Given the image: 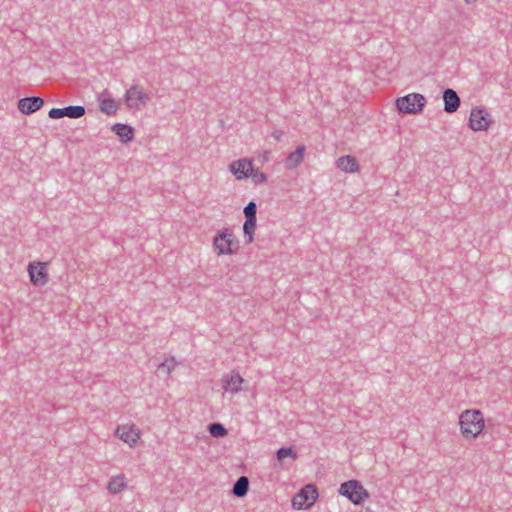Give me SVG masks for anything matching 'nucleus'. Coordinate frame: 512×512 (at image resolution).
Returning <instances> with one entry per match:
<instances>
[{
    "label": "nucleus",
    "instance_id": "f257e3e1",
    "mask_svg": "<svg viewBox=\"0 0 512 512\" xmlns=\"http://www.w3.org/2000/svg\"><path fill=\"white\" fill-rule=\"evenodd\" d=\"M461 433L465 438H476L484 428V418L479 410H466L459 416Z\"/></svg>",
    "mask_w": 512,
    "mask_h": 512
},
{
    "label": "nucleus",
    "instance_id": "f03ea898",
    "mask_svg": "<svg viewBox=\"0 0 512 512\" xmlns=\"http://www.w3.org/2000/svg\"><path fill=\"white\" fill-rule=\"evenodd\" d=\"M239 240L233 231L226 227L217 232L213 238V248L217 255H233L239 250Z\"/></svg>",
    "mask_w": 512,
    "mask_h": 512
},
{
    "label": "nucleus",
    "instance_id": "7ed1b4c3",
    "mask_svg": "<svg viewBox=\"0 0 512 512\" xmlns=\"http://www.w3.org/2000/svg\"><path fill=\"white\" fill-rule=\"evenodd\" d=\"M338 492L354 505H361L369 498L368 491L358 480H349L342 483Z\"/></svg>",
    "mask_w": 512,
    "mask_h": 512
},
{
    "label": "nucleus",
    "instance_id": "20e7f679",
    "mask_svg": "<svg viewBox=\"0 0 512 512\" xmlns=\"http://www.w3.org/2000/svg\"><path fill=\"white\" fill-rule=\"evenodd\" d=\"M426 103V99L422 94L410 93L396 100V107L402 114H418Z\"/></svg>",
    "mask_w": 512,
    "mask_h": 512
},
{
    "label": "nucleus",
    "instance_id": "39448f33",
    "mask_svg": "<svg viewBox=\"0 0 512 512\" xmlns=\"http://www.w3.org/2000/svg\"><path fill=\"white\" fill-rule=\"evenodd\" d=\"M318 497L316 488L312 485L303 487L292 499V506L297 510L310 508Z\"/></svg>",
    "mask_w": 512,
    "mask_h": 512
},
{
    "label": "nucleus",
    "instance_id": "423d86ee",
    "mask_svg": "<svg viewBox=\"0 0 512 512\" xmlns=\"http://www.w3.org/2000/svg\"><path fill=\"white\" fill-rule=\"evenodd\" d=\"M492 122L489 112L483 108H473L470 112L469 127L473 131H486Z\"/></svg>",
    "mask_w": 512,
    "mask_h": 512
},
{
    "label": "nucleus",
    "instance_id": "0eeeda50",
    "mask_svg": "<svg viewBox=\"0 0 512 512\" xmlns=\"http://www.w3.org/2000/svg\"><path fill=\"white\" fill-rule=\"evenodd\" d=\"M124 99L129 108L140 109L146 105L149 97L139 85H132L126 90Z\"/></svg>",
    "mask_w": 512,
    "mask_h": 512
},
{
    "label": "nucleus",
    "instance_id": "6e6552de",
    "mask_svg": "<svg viewBox=\"0 0 512 512\" xmlns=\"http://www.w3.org/2000/svg\"><path fill=\"white\" fill-rule=\"evenodd\" d=\"M221 383L225 392L236 394L243 390L242 384L244 383V379L238 371L232 370L230 373L223 375Z\"/></svg>",
    "mask_w": 512,
    "mask_h": 512
},
{
    "label": "nucleus",
    "instance_id": "1a4fd4ad",
    "mask_svg": "<svg viewBox=\"0 0 512 512\" xmlns=\"http://www.w3.org/2000/svg\"><path fill=\"white\" fill-rule=\"evenodd\" d=\"M44 105V99L39 96L24 97L18 100L17 108L24 115H30L40 110Z\"/></svg>",
    "mask_w": 512,
    "mask_h": 512
},
{
    "label": "nucleus",
    "instance_id": "9d476101",
    "mask_svg": "<svg viewBox=\"0 0 512 512\" xmlns=\"http://www.w3.org/2000/svg\"><path fill=\"white\" fill-rule=\"evenodd\" d=\"M229 170L238 180L246 179L254 172L252 162L248 159L233 161Z\"/></svg>",
    "mask_w": 512,
    "mask_h": 512
},
{
    "label": "nucleus",
    "instance_id": "9b49d317",
    "mask_svg": "<svg viewBox=\"0 0 512 512\" xmlns=\"http://www.w3.org/2000/svg\"><path fill=\"white\" fill-rule=\"evenodd\" d=\"M116 435L130 447H133L140 438L139 430L135 425H124L117 427Z\"/></svg>",
    "mask_w": 512,
    "mask_h": 512
},
{
    "label": "nucleus",
    "instance_id": "f8f14e48",
    "mask_svg": "<svg viewBox=\"0 0 512 512\" xmlns=\"http://www.w3.org/2000/svg\"><path fill=\"white\" fill-rule=\"evenodd\" d=\"M28 272L31 282L36 286H43L47 282V272L44 263H29Z\"/></svg>",
    "mask_w": 512,
    "mask_h": 512
},
{
    "label": "nucleus",
    "instance_id": "ddd939ff",
    "mask_svg": "<svg viewBox=\"0 0 512 512\" xmlns=\"http://www.w3.org/2000/svg\"><path fill=\"white\" fill-rule=\"evenodd\" d=\"M99 109L106 115H115L119 109L117 102L114 98L110 97L107 91L101 93L98 97Z\"/></svg>",
    "mask_w": 512,
    "mask_h": 512
},
{
    "label": "nucleus",
    "instance_id": "4468645a",
    "mask_svg": "<svg viewBox=\"0 0 512 512\" xmlns=\"http://www.w3.org/2000/svg\"><path fill=\"white\" fill-rule=\"evenodd\" d=\"M444 111L447 113H453L457 111L460 106V98L455 90L446 88L443 92Z\"/></svg>",
    "mask_w": 512,
    "mask_h": 512
},
{
    "label": "nucleus",
    "instance_id": "2eb2a0df",
    "mask_svg": "<svg viewBox=\"0 0 512 512\" xmlns=\"http://www.w3.org/2000/svg\"><path fill=\"white\" fill-rule=\"evenodd\" d=\"M111 130L120 138L122 143L131 142L134 138V128L124 123H115Z\"/></svg>",
    "mask_w": 512,
    "mask_h": 512
},
{
    "label": "nucleus",
    "instance_id": "dca6fc26",
    "mask_svg": "<svg viewBox=\"0 0 512 512\" xmlns=\"http://www.w3.org/2000/svg\"><path fill=\"white\" fill-rule=\"evenodd\" d=\"M337 168L346 173H356L360 169L356 158L350 155L339 157L337 160Z\"/></svg>",
    "mask_w": 512,
    "mask_h": 512
},
{
    "label": "nucleus",
    "instance_id": "f3484780",
    "mask_svg": "<svg viewBox=\"0 0 512 512\" xmlns=\"http://www.w3.org/2000/svg\"><path fill=\"white\" fill-rule=\"evenodd\" d=\"M305 146L300 145L294 151L290 152L285 159V167L288 170L295 169L304 158Z\"/></svg>",
    "mask_w": 512,
    "mask_h": 512
},
{
    "label": "nucleus",
    "instance_id": "a211bd4d",
    "mask_svg": "<svg viewBox=\"0 0 512 512\" xmlns=\"http://www.w3.org/2000/svg\"><path fill=\"white\" fill-rule=\"evenodd\" d=\"M249 490V479L246 476H241L234 483L232 493L238 498H242L247 495Z\"/></svg>",
    "mask_w": 512,
    "mask_h": 512
},
{
    "label": "nucleus",
    "instance_id": "6ab92c4d",
    "mask_svg": "<svg viewBox=\"0 0 512 512\" xmlns=\"http://www.w3.org/2000/svg\"><path fill=\"white\" fill-rule=\"evenodd\" d=\"M126 487L125 478L123 475H117L110 478L108 482L107 489L113 493L117 494L121 492Z\"/></svg>",
    "mask_w": 512,
    "mask_h": 512
},
{
    "label": "nucleus",
    "instance_id": "aec40b11",
    "mask_svg": "<svg viewBox=\"0 0 512 512\" xmlns=\"http://www.w3.org/2000/svg\"><path fill=\"white\" fill-rule=\"evenodd\" d=\"M257 219L246 218L243 225L244 237L247 243H251L254 240V229L256 227Z\"/></svg>",
    "mask_w": 512,
    "mask_h": 512
},
{
    "label": "nucleus",
    "instance_id": "412c9836",
    "mask_svg": "<svg viewBox=\"0 0 512 512\" xmlns=\"http://www.w3.org/2000/svg\"><path fill=\"white\" fill-rule=\"evenodd\" d=\"M291 458L292 462L297 459V453L293 447H281L276 452V458L278 461H283L285 458Z\"/></svg>",
    "mask_w": 512,
    "mask_h": 512
},
{
    "label": "nucleus",
    "instance_id": "4be33fe9",
    "mask_svg": "<svg viewBox=\"0 0 512 512\" xmlns=\"http://www.w3.org/2000/svg\"><path fill=\"white\" fill-rule=\"evenodd\" d=\"M86 110L81 105H69L66 106V117L72 119H78L85 114Z\"/></svg>",
    "mask_w": 512,
    "mask_h": 512
},
{
    "label": "nucleus",
    "instance_id": "5701e85b",
    "mask_svg": "<svg viewBox=\"0 0 512 512\" xmlns=\"http://www.w3.org/2000/svg\"><path fill=\"white\" fill-rule=\"evenodd\" d=\"M208 431L213 437H224L228 433L227 429L221 423L209 424Z\"/></svg>",
    "mask_w": 512,
    "mask_h": 512
},
{
    "label": "nucleus",
    "instance_id": "b1692460",
    "mask_svg": "<svg viewBox=\"0 0 512 512\" xmlns=\"http://www.w3.org/2000/svg\"><path fill=\"white\" fill-rule=\"evenodd\" d=\"M176 361L174 357L166 358L163 362L158 365V370L161 372H165L166 374H170L171 371L175 368Z\"/></svg>",
    "mask_w": 512,
    "mask_h": 512
},
{
    "label": "nucleus",
    "instance_id": "393cba45",
    "mask_svg": "<svg viewBox=\"0 0 512 512\" xmlns=\"http://www.w3.org/2000/svg\"><path fill=\"white\" fill-rule=\"evenodd\" d=\"M257 205L254 201H250L245 207H244V215L245 218L251 217V219H257Z\"/></svg>",
    "mask_w": 512,
    "mask_h": 512
},
{
    "label": "nucleus",
    "instance_id": "a878e982",
    "mask_svg": "<svg viewBox=\"0 0 512 512\" xmlns=\"http://www.w3.org/2000/svg\"><path fill=\"white\" fill-rule=\"evenodd\" d=\"M251 176H252V181L255 184H261V183H265L267 181V176L264 172L256 171V172H253Z\"/></svg>",
    "mask_w": 512,
    "mask_h": 512
},
{
    "label": "nucleus",
    "instance_id": "bb28decb",
    "mask_svg": "<svg viewBox=\"0 0 512 512\" xmlns=\"http://www.w3.org/2000/svg\"><path fill=\"white\" fill-rule=\"evenodd\" d=\"M48 115L52 119L64 118V107H62V108H52L49 111Z\"/></svg>",
    "mask_w": 512,
    "mask_h": 512
},
{
    "label": "nucleus",
    "instance_id": "cd10ccee",
    "mask_svg": "<svg viewBox=\"0 0 512 512\" xmlns=\"http://www.w3.org/2000/svg\"><path fill=\"white\" fill-rule=\"evenodd\" d=\"M283 135V132L281 130H274L272 132V136L275 140L279 141Z\"/></svg>",
    "mask_w": 512,
    "mask_h": 512
},
{
    "label": "nucleus",
    "instance_id": "c85d7f7f",
    "mask_svg": "<svg viewBox=\"0 0 512 512\" xmlns=\"http://www.w3.org/2000/svg\"><path fill=\"white\" fill-rule=\"evenodd\" d=\"M469 0H466V2H468Z\"/></svg>",
    "mask_w": 512,
    "mask_h": 512
}]
</instances>
